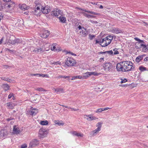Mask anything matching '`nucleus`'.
<instances>
[{
	"label": "nucleus",
	"mask_w": 148,
	"mask_h": 148,
	"mask_svg": "<svg viewBox=\"0 0 148 148\" xmlns=\"http://www.w3.org/2000/svg\"><path fill=\"white\" fill-rule=\"evenodd\" d=\"M125 61L120 62L117 64L116 68L117 71H119L126 72Z\"/></svg>",
	"instance_id": "1"
},
{
	"label": "nucleus",
	"mask_w": 148,
	"mask_h": 148,
	"mask_svg": "<svg viewBox=\"0 0 148 148\" xmlns=\"http://www.w3.org/2000/svg\"><path fill=\"white\" fill-rule=\"evenodd\" d=\"M104 70L106 72H112L113 71V66L112 64L110 62L105 63L103 65Z\"/></svg>",
	"instance_id": "2"
},
{
	"label": "nucleus",
	"mask_w": 148,
	"mask_h": 148,
	"mask_svg": "<svg viewBox=\"0 0 148 148\" xmlns=\"http://www.w3.org/2000/svg\"><path fill=\"white\" fill-rule=\"evenodd\" d=\"M65 61V64L68 66H73L76 63L75 60L70 57H68Z\"/></svg>",
	"instance_id": "3"
},
{
	"label": "nucleus",
	"mask_w": 148,
	"mask_h": 148,
	"mask_svg": "<svg viewBox=\"0 0 148 148\" xmlns=\"http://www.w3.org/2000/svg\"><path fill=\"white\" fill-rule=\"evenodd\" d=\"M48 133L47 131L44 128H41L39 131V136L41 138H44L47 136Z\"/></svg>",
	"instance_id": "4"
},
{
	"label": "nucleus",
	"mask_w": 148,
	"mask_h": 148,
	"mask_svg": "<svg viewBox=\"0 0 148 148\" xmlns=\"http://www.w3.org/2000/svg\"><path fill=\"white\" fill-rule=\"evenodd\" d=\"M3 0L4 1L6 2L5 5V7L9 9L12 8L15 6V3L12 1H11V0Z\"/></svg>",
	"instance_id": "5"
},
{
	"label": "nucleus",
	"mask_w": 148,
	"mask_h": 148,
	"mask_svg": "<svg viewBox=\"0 0 148 148\" xmlns=\"http://www.w3.org/2000/svg\"><path fill=\"white\" fill-rule=\"evenodd\" d=\"M39 144V141L36 139L32 140L29 144V148H32L37 146Z\"/></svg>",
	"instance_id": "6"
},
{
	"label": "nucleus",
	"mask_w": 148,
	"mask_h": 148,
	"mask_svg": "<svg viewBox=\"0 0 148 148\" xmlns=\"http://www.w3.org/2000/svg\"><path fill=\"white\" fill-rule=\"evenodd\" d=\"M40 8H41V11L43 14H48L51 11L50 7L48 6L44 7L42 6Z\"/></svg>",
	"instance_id": "7"
},
{
	"label": "nucleus",
	"mask_w": 148,
	"mask_h": 148,
	"mask_svg": "<svg viewBox=\"0 0 148 148\" xmlns=\"http://www.w3.org/2000/svg\"><path fill=\"white\" fill-rule=\"evenodd\" d=\"M128 64L129 66L128 67H127V69L126 70V72H128L129 71H134L135 70V66L133 65V64L130 61V62H129Z\"/></svg>",
	"instance_id": "8"
},
{
	"label": "nucleus",
	"mask_w": 148,
	"mask_h": 148,
	"mask_svg": "<svg viewBox=\"0 0 148 148\" xmlns=\"http://www.w3.org/2000/svg\"><path fill=\"white\" fill-rule=\"evenodd\" d=\"M38 112V110L33 108V107H32L30 109L28 112V113L31 115H35Z\"/></svg>",
	"instance_id": "9"
},
{
	"label": "nucleus",
	"mask_w": 148,
	"mask_h": 148,
	"mask_svg": "<svg viewBox=\"0 0 148 148\" xmlns=\"http://www.w3.org/2000/svg\"><path fill=\"white\" fill-rule=\"evenodd\" d=\"M111 42L110 40H109L106 37L102 39V42L103 45L101 44V45L102 47H105L108 46Z\"/></svg>",
	"instance_id": "10"
},
{
	"label": "nucleus",
	"mask_w": 148,
	"mask_h": 148,
	"mask_svg": "<svg viewBox=\"0 0 148 148\" xmlns=\"http://www.w3.org/2000/svg\"><path fill=\"white\" fill-rule=\"evenodd\" d=\"M50 34V32L47 30H45L40 34V36L43 38H47Z\"/></svg>",
	"instance_id": "11"
},
{
	"label": "nucleus",
	"mask_w": 148,
	"mask_h": 148,
	"mask_svg": "<svg viewBox=\"0 0 148 148\" xmlns=\"http://www.w3.org/2000/svg\"><path fill=\"white\" fill-rule=\"evenodd\" d=\"M40 8L38 7H37L36 8H34L32 10V14L37 16L39 15L41 11Z\"/></svg>",
	"instance_id": "12"
},
{
	"label": "nucleus",
	"mask_w": 148,
	"mask_h": 148,
	"mask_svg": "<svg viewBox=\"0 0 148 148\" xmlns=\"http://www.w3.org/2000/svg\"><path fill=\"white\" fill-rule=\"evenodd\" d=\"M8 133L7 130H5L2 129L0 131V138H3L7 136Z\"/></svg>",
	"instance_id": "13"
},
{
	"label": "nucleus",
	"mask_w": 148,
	"mask_h": 148,
	"mask_svg": "<svg viewBox=\"0 0 148 148\" xmlns=\"http://www.w3.org/2000/svg\"><path fill=\"white\" fill-rule=\"evenodd\" d=\"M140 47L142 48L143 52H145L148 51V44L147 45L141 44L140 45Z\"/></svg>",
	"instance_id": "14"
},
{
	"label": "nucleus",
	"mask_w": 148,
	"mask_h": 148,
	"mask_svg": "<svg viewBox=\"0 0 148 148\" xmlns=\"http://www.w3.org/2000/svg\"><path fill=\"white\" fill-rule=\"evenodd\" d=\"M112 32L114 34H118L123 33L122 30L118 28H114L112 30Z\"/></svg>",
	"instance_id": "15"
},
{
	"label": "nucleus",
	"mask_w": 148,
	"mask_h": 148,
	"mask_svg": "<svg viewBox=\"0 0 148 148\" xmlns=\"http://www.w3.org/2000/svg\"><path fill=\"white\" fill-rule=\"evenodd\" d=\"M85 118H86L87 119L88 121H91L97 119L96 117H94V116L91 114L85 115Z\"/></svg>",
	"instance_id": "16"
},
{
	"label": "nucleus",
	"mask_w": 148,
	"mask_h": 148,
	"mask_svg": "<svg viewBox=\"0 0 148 148\" xmlns=\"http://www.w3.org/2000/svg\"><path fill=\"white\" fill-rule=\"evenodd\" d=\"M44 51L45 50L43 48H36L33 51L36 53H43Z\"/></svg>",
	"instance_id": "17"
},
{
	"label": "nucleus",
	"mask_w": 148,
	"mask_h": 148,
	"mask_svg": "<svg viewBox=\"0 0 148 148\" xmlns=\"http://www.w3.org/2000/svg\"><path fill=\"white\" fill-rule=\"evenodd\" d=\"M53 90H54L57 94H60L64 92V91L62 88H53Z\"/></svg>",
	"instance_id": "18"
},
{
	"label": "nucleus",
	"mask_w": 148,
	"mask_h": 148,
	"mask_svg": "<svg viewBox=\"0 0 148 148\" xmlns=\"http://www.w3.org/2000/svg\"><path fill=\"white\" fill-rule=\"evenodd\" d=\"M20 130L19 128L16 125H14L13 127V133L14 134H18L19 133Z\"/></svg>",
	"instance_id": "19"
},
{
	"label": "nucleus",
	"mask_w": 148,
	"mask_h": 148,
	"mask_svg": "<svg viewBox=\"0 0 148 148\" xmlns=\"http://www.w3.org/2000/svg\"><path fill=\"white\" fill-rule=\"evenodd\" d=\"M90 72H87L85 73L83 76H82V79H87L91 75Z\"/></svg>",
	"instance_id": "20"
},
{
	"label": "nucleus",
	"mask_w": 148,
	"mask_h": 148,
	"mask_svg": "<svg viewBox=\"0 0 148 148\" xmlns=\"http://www.w3.org/2000/svg\"><path fill=\"white\" fill-rule=\"evenodd\" d=\"M101 130L97 128L95 130L90 133V134L92 136H94L96 135Z\"/></svg>",
	"instance_id": "21"
},
{
	"label": "nucleus",
	"mask_w": 148,
	"mask_h": 148,
	"mask_svg": "<svg viewBox=\"0 0 148 148\" xmlns=\"http://www.w3.org/2000/svg\"><path fill=\"white\" fill-rule=\"evenodd\" d=\"M82 28L84 29V30H82V31H80V32L82 33L81 34L83 36L85 37L88 34V32L84 27H83Z\"/></svg>",
	"instance_id": "22"
},
{
	"label": "nucleus",
	"mask_w": 148,
	"mask_h": 148,
	"mask_svg": "<svg viewBox=\"0 0 148 148\" xmlns=\"http://www.w3.org/2000/svg\"><path fill=\"white\" fill-rule=\"evenodd\" d=\"M34 4L36 5L35 7L40 8L42 6V5L40 0H36L34 2Z\"/></svg>",
	"instance_id": "23"
},
{
	"label": "nucleus",
	"mask_w": 148,
	"mask_h": 148,
	"mask_svg": "<svg viewBox=\"0 0 148 148\" xmlns=\"http://www.w3.org/2000/svg\"><path fill=\"white\" fill-rule=\"evenodd\" d=\"M61 22L62 23H66V19L65 17L61 16L58 17Z\"/></svg>",
	"instance_id": "24"
},
{
	"label": "nucleus",
	"mask_w": 148,
	"mask_h": 148,
	"mask_svg": "<svg viewBox=\"0 0 148 148\" xmlns=\"http://www.w3.org/2000/svg\"><path fill=\"white\" fill-rule=\"evenodd\" d=\"M19 7L22 10H27L29 9V7L27 6L25 4H22Z\"/></svg>",
	"instance_id": "25"
},
{
	"label": "nucleus",
	"mask_w": 148,
	"mask_h": 148,
	"mask_svg": "<svg viewBox=\"0 0 148 148\" xmlns=\"http://www.w3.org/2000/svg\"><path fill=\"white\" fill-rule=\"evenodd\" d=\"M145 55L138 56L136 59V61L138 63H139L140 61L143 59V57Z\"/></svg>",
	"instance_id": "26"
},
{
	"label": "nucleus",
	"mask_w": 148,
	"mask_h": 148,
	"mask_svg": "<svg viewBox=\"0 0 148 148\" xmlns=\"http://www.w3.org/2000/svg\"><path fill=\"white\" fill-rule=\"evenodd\" d=\"M2 87L5 91L8 90L10 88L9 86L7 84H3L1 86Z\"/></svg>",
	"instance_id": "27"
},
{
	"label": "nucleus",
	"mask_w": 148,
	"mask_h": 148,
	"mask_svg": "<svg viewBox=\"0 0 148 148\" xmlns=\"http://www.w3.org/2000/svg\"><path fill=\"white\" fill-rule=\"evenodd\" d=\"M82 13L84 14V15L85 16L88 18H95L96 17V16H95L91 15L90 14H88L86 13H84V12H83Z\"/></svg>",
	"instance_id": "28"
},
{
	"label": "nucleus",
	"mask_w": 148,
	"mask_h": 148,
	"mask_svg": "<svg viewBox=\"0 0 148 148\" xmlns=\"http://www.w3.org/2000/svg\"><path fill=\"white\" fill-rule=\"evenodd\" d=\"M58 9H57L56 11H54L53 12H51V15L52 16H55L57 18H58V16L59 15L58 14V12L57 11Z\"/></svg>",
	"instance_id": "29"
},
{
	"label": "nucleus",
	"mask_w": 148,
	"mask_h": 148,
	"mask_svg": "<svg viewBox=\"0 0 148 148\" xmlns=\"http://www.w3.org/2000/svg\"><path fill=\"white\" fill-rule=\"evenodd\" d=\"M40 124L42 125H47L48 124V122L47 121H42L40 122Z\"/></svg>",
	"instance_id": "30"
},
{
	"label": "nucleus",
	"mask_w": 148,
	"mask_h": 148,
	"mask_svg": "<svg viewBox=\"0 0 148 148\" xmlns=\"http://www.w3.org/2000/svg\"><path fill=\"white\" fill-rule=\"evenodd\" d=\"M75 79H82V76L80 75L74 76L72 77V80H74Z\"/></svg>",
	"instance_id": "31"
},
{
	"label": "nucleus",
	"mask_w": 148,
	"mask_h": 148,
	"mask_svg": "<svg viewBox=\"0 0 148 148\" xmlns=\"http://www.w3.org/2000/svg\"><path fill=\"white\" fill-rule=\"evenodd\" d=\"M85 11L88 13L92 14L95 15H100L99 13H96L95 12H94L91 11L85 10Z\"/></svg>",
	"instance_id": "32"
},
{
	"label": "nucleus",
	"mask_w": 148,
	"mask_h": 148,
	"mask_svg": "<svg viewBox=\"0 0 148 148\" xmlns=\"http://www.w3.org/2000/svg\"><path fill=\"white\" fill-rule=\"evenodd\" d=\"M8 108L10 109H13L14 108L12 104L10 102L6 104Z\"/></svg>",
	"instance_id": "33"
},
{
	"label": "nucleus",
	"mask_w": 148,
	"mask_h": 148,
	"mask_svg": "<svg viewBox=\"0 0 148 148\" xmlns=\"http://www.w3.org/2000/svg\"><path fill=\"white\" fill-rule=\"evenodd\" d=\"M139 69L141 72H143L147 70V68L143 66H140L139 67Z\"/></svg>",
	"instance_id": "34"
},
{
	"label": "nucleus",
	"mask_w": 148,
	"mask_h": 148,
	"mask_svg": "<svg viewBox=\"0 0 148 148\" xmlns=\"http://www.w3.org/2000/svg\"><path fill=\"white\" fill-rule=\"evenodd\" d=\"M2 79L8 82H12V80L8 78H6L4 77H1Z\"/></svg>",
	"instance_id": "35"
},
{
	"label": "nucleus",
	"mask_w": 148,
	"mask_h": 148,
	"mask_svg": "<svg viewBox=\"0 0 148 148\" xmlns=\"http://www.w3.org/2000/svg\"><path fill=\"white\" fill-rule=\"evenodd\" d=\"M102 124V123H98L96 125V127H97V128L101 130Z\"/></svg>",
	"instance_id": "36"
},
{
	"label": "nucleus",
	"mask_w": 148,
	"mask_h": 148,
	"mask_svg": "<svg viewBox=\"0 0 148 148\" xmlns=\"http://www.w3.org/2000/svg\"><path fill=\"white\" fill-rule=\"evenodd\" d=\"M90 74H91V75H94L96 76H99L101 74V73H97L96 72H90Z\"/></svg>",
	"instance_id": "37"
},
{
	"label": "nucleus",
	"mask_w": 148,
	"mask_h": 148,
	"mask_svg": "<svg viewBox=\"0 0 148 148\" xmlns=\"http://www.w3.org/2000/svg\"><path fill=\"white\" fill-rule=\"evenodd\" d=\"M107 53L108 54L110 55H112L113 54V52L112 50L110 51H105L104 52H101V53L102 54L103 53Z\"/></svg>",
	"instance_id": "38"
},
{
	"label": "nucleus",
	"mask_w": 148,
	"mask_h": 148,
	"mask_svg": "<svg viewBox=\"0 0 148 148\" xmlns=\"http://www.w3.org/2000/svg\"><path fill=\"white\" fill-rule=\"evenodd\" d=\"M54 122L55 123L58 125L59 126L61 125H64V123L62 122V121H55Z\"/></svg>",
	"instance_id": "39"
},
{
	"label": "nucleus",
	"mask_w": 148,
	"mask_h": 148,
	"mask_svg": "<svg viewBox=\"0 0 148 148\" xmlns=\"http://www.w3.org/2000/svg\"><path fill=\"white\" fill-rule=\"evenodd\" d=\"M57 45V44L56 43L53 44L52 46H53V47L51 48V50L54 51H55V50L56 49V46Z\"/></svg>",
	"instance_id": "40"
},
{
	"label": "nucleus",
	"mask_w": 148,
	"mask_h": 148,
	"mask_svg": "<svg viewBox=\"0 0 148 148\" xmlns=\"http://www.w3.org/2000/svg\"><path fill=\"white\" fill-rule=\"evenodd\" d=\"M69 76H63V75H60L58 77V78H63L64 79H66V78H69Z\"/></svg>",
	"instance_id": "41"
},
{
	"label": "nucleus",
	"mask_w": 148,
	"mask_h": 148,
	"mask_svg": "<svg viewBox=\"0 0 148 148\" xmlns=\"http://www.w3.org/2000/svg\"><path fill=\"white\" fill-rule=\"evenodd\" d=\"M109 40H110L111 42L113 39V37L112 36H108L106 37Z\"/></svg>",
	"instance_id": "42"
},
{
	"label": "nucleus",
	"mask_w": 148,
	"mask_h": 148,
	"mask_svg": "<svg viewBox=\"0 0 148 148\" xmlns=\"http://www.w3.org/2000/svg\"><path fill=\"white\" fill-rule=\"evenodd\" d=\"M36 90L39 91H45L44 88H37L36 89Z\"/></svg>",
	"instance_id": "43"
},
{
	"label": "nucleus",
	"mask_w": 148,
	"mask_h": 148,
	"mask_svg": "<svg viewBox=\"0 0 148 148\" xmlns=\"http://www.w3.org/2000/svg\"><path fill=\"white\" fill-rule=\"evenodd\" d=\"M117 49L116 48H115L113 49V51H114V55L117 54L119 53V52L117 51Z\"/></svg>",
	"instance_id": "44"
},
{
	"label": "nucleus",
	"mask_w": 148,
	"mask_h": 148,
	"mask_svg": "<svg viewBox=\"0 0 148 148\" xmlns=\"http://www.w3.org/2000/svg\"><path fill=\"white\" fill-rule=\"evenodd\" d=\"M51 64H56V65H58V64H60L61 62H60L59 61L57 62H51Z\"/></svg>",
	"instance_id": "45"
},
{
	"label": "nucleus",
	"mask_w": 148,
	"mask_h": 148,
	"mask_svg": "<svg viewBox=\"0 0 148 148\" xmlns=\"http://www.w3.org/2000/svg\"><path fill=\"white\" fill-rule=\"evenodd\" d=\"M96 44H100L101 45V44L103 45V42H102V40H96Z\"/></svg>",
	"instance_id": "46"
},
{
	"label": "nucleus",
	"mask_w": 148,
	"mask_h": 148,
	"mask_svg": "<svg viewBox=\"0 0 148 148\" xmlns=\"http://www.w3.org/2000/svg\"><path fill=\"white\" fill-rule=\"evenodd\" d=\"M57 11L59 15H61V16L62 15L63 12L61 10L58 9Z\"/></svg>",
	"instance_id": "47"
},
{
	"label": "nucleus",
	"mask_w": 148,
	"mask_h": 148,
	"mask_svg": "<svg viewBox=\"0 0 148 148\" xmlns=\"http://www.w3.org/2000/svg\"><path fill=\"white\" fill-rule=\"evenodd\" d=\"M62 50V49L61 47H57L56 48V49L55 50V51L59 52Z\"/></svg>",
	"instance_id": "48"
},
{
	"label": "nucleus",
	"mask_w": 148,
	"mask_h": 148,
	"mask_svg": "<svg viewBox=\"0 0 148 148\" xmlns=\"http://www.w3.org/2000/svg\"><path fill=\"white\" fill-rule=\"evenodd\" d=\"M95 36L94 35L89 34V38L90 39L92 40L93 38L95 37Z\"/></svg>",
	"instance_id": "49"
},
{
	"label": "nucleus",
	"mask_w": 148,
	"mask_h": 148,
	"mask_svg": "<svg viewBox=\"0 0 148 148\" xmlns=\"http://www.w3.org/2000/svg\"><path fill=\"white\" fill-rule=\"evenodd\" d=\"M103 111V109L102 108H101L99 109H98L95 112L96 113H99V112H101Z\"/></svg>",
	"instance_id": "50"
},
{
	"label": "nucleus",
	"mask_w": 148,
	"mask_h": 148,
	"mask_svg": "<svg viewBox=\"0 0 148 148\" xmlns=\"http://www.w3.org/2000/svg\"><path fill=\"white\" fill-rule=\"evenodd\" d=\"M66 54H68V53H69V54H71V55H73V56H76V54H75L74 53H73L72 52H71L70 51H66Z\"/></svg>",
	"instance_id": "51"
},
{
	"label": "nucleus",
	"mask_w": 148,
	"mask_h": 148,
	"mask_svg": "<svg viewBox=\"0 0 148 148\" xmlns=\"http://www.w3.org/2000/svg\"><path fill=\"white\" fill-rule=\"evenodd\" d=\"M89 21L91 22L92 23H93V24H97L98 23V22L96 21H93V20H89Z\"/></svg>",
	"instance_id": "52"
},
{
	"label": "nucleus",
	"mask_w": 148,
	"mask_h": 148,
	"mask_svg": "<svg viewBox=\"0 0 148 148\" xmlns=\"http://www.w3.org/2000/svg\"><path fill=\"white\" fill-rule=\"evenodd\" d=\"M10 43L12 45H14L16 44V42L15 41V39L14 40H10Z\"/></svg>",
	"instance_id": "53"
},
{
	"label": "nucleus",
	"mask_w": 148,
	"mask_h": 148,
	"mask_svg": "<svg viewBox=\"0 0 148 148\" xmlns=\"http://www.w3.org/2000/svg\"><path fill=\"white\" fill-rule=\"evenodd\" d=\"M130 61H126V65H125V67H126V70H127V67H128V66H129V64H128L129 63V62H130Z\"/></svg>",
	"instance_id": "54"
},
{
	"label": "nucleus",
	"mask_w": 148,
	"mask_h": 148,
	"mask_svg": "<svg viewBox=\"0 0 148 148\" xmlns=\"http://www.w3.org/2000/svg\"><path fill=\"white\" fill-rule=\"evenodd\" d=\"M27 147V145L26 144H24L21 145V148H26Z\"/></svg>",
	"instance_id": "55"
},
{
	"label": "nucleus",
	"mask_w": 148,
	"mask_h": 148,
	"mask_svg": "<svg viewBox=\"0 0 148 148\" xmlns=\"http://www.w3.org/2000/svg\"><path fill=\"white\" fill-rule=\"evenodd\" d=\"M71 133L73 135L77 136V133L75 131H74L71 132Z\"/></svg>",
	"instance_id": "56"
},
{
	"label": "nucleus",
	"mask_w": 148,
	"mask_h": 148,
	"mask_svg": "<svg viewBox=\"0 0 148 148\" xmlns=\"http://www.w3.org/2000/svg\"><path fill=\"white\" fill-rule=\"evenodd\" d=\"M83 134H82L81 133H77V136L80 137H83Z\"/></svg>",
	"instance_id": "57"
},
{
	"label": "nucleus",
	"mask_w": 148,
	"mask_h": 148,
	"mask_svg": "<svg viewBox=\"0 0 148 148\" xmlns=\"http://www.w3.org/2000/svg\"><path fill=\"white\" fill-rule=\"evenodd\" d=\"M127 81V80L126 79H122L121 81V83H125Z\"/></svg>",
	"instance_id": "58"
},
{
	"label": "nucleus",
	"mask_w": 148,
	"mask_h": 148,
	"mask_svg": "<svg viewBox=\"0 0 148 148\" xmlns=\"http://www.w3.org/2000/svg\"><path fill=\"white\" fill-rule=\"evenodd\" d=\"M16 43H18L21 42V41L19 39H15Z\"/></svg>",
	"instance_id": "59"
},
{
	"label": "nucleus",
	"mask_w": 148,
	"mask_h": 148,
	"mask_svg": "<svg viewBox=\"0 0 148 148\" xmlns=\"http://www.w3.org/2000/svg\"><path fill=\"white\" fill-rule=\"evenodd\" d=\"M12 97H14L13 94H10L8 96V98L10 99Z\"/></svg>",
	"instance_id": "60"
},
{
	"label": "nucleus",
	"mask_w": 148,
	"mask_h": 148,
	"mask_svg": "<svg viewBox=\"0 0 148 148\" xmlns=\"http://www.w3.org/2000/svg\"><path fill=\"white\" fill-rule=\"evenodd\" d=\"M62 106L63 107H65L66 108H68L69 109H71V107L68 106H65L64 105H62Z\"/></svg>",
	"instance_id": "61"
},
{
	"label": "nucleus",
	"mask_w": 148,
	"mask_h": 148,
	"mask_svg": "<svg viewBox=\"0 0 148 148\" xmlns=\"http://www.w3.org/2000/svg\"><path fill=\"white\" fill-rule=\"evenodd\" d=\"M70 109L71 110V111H78L79 110V109H75L74 108H71V109Z\"/></svg>",
	"instance_id": "62"
},
{
	"label": "nucleus",
	"mask_w": 148,
	"mask_h": 148,
	"mask_svg": "<svg viewBox=\"0 0 148 148\" xmlns=\"http://www.w3.org/2000/svg\"><path fill=\"white\" fill-rule=\"evenodd\" d=\"M31 76H38L39 75V74H31Z\"/></svg>",
	"instance_id": "63"
},
{
	"label": "nucleus",
	"mask_w": 148,
	"mask_h": 148,
	"mask_svg": "<svg viewBox=\"0 0 148 148\" xmlns=\"http://www.w3.org/2000/svg\"><path fill=\"white\" fill-rule=\"evenodd\" d=\"M102 109H103V111H105V110H108L109 109H110V108H109L108 107H107V108H102Z\"/></svg>",
	"instance_id": "64"
}]
</instances>
